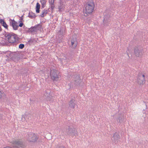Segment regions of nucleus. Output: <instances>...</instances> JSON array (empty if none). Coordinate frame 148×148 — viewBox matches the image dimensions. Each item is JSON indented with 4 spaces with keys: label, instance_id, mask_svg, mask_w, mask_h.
I'll return each mask as SVG.
<instances>
[{
    "label": "nucleus",
    "instance_id": "obj_14",
    "mask_svg": "<svg viewBox=\"0 0 148 148\" xmlns=\"http://www.w3.org/2000/svg\"><path fill=\"white\" fill-rule=\"evenodd\" d=\"M47 13V11L46 10H43L41 14L40 15L41 17H43Z\"/></svg>",
    "mask_w": 148,
    "mask_h": 148
},
{
    "label": "nucleus",
    "instance_id": "obj_16",
    "mask_svg": "<svg viewBox=\"0 0 148 148\" xmlns=\"http://www.w3.org/2000/svg\"><path fill=\"white\" fill-rule=\"evenodd\" d=\"M40 2L41 3L42 5L44 6L46 3V0H40Z\"/></svg>",
    "mask_w": 148,
    "mask_h": 148
},
{
    "label": "nucleus",
    "instance_id": "obj_12",
    "mask_svg": "<svg viewBox=\"0 0 148 148\" xmlns=\"http://www.w3.org/2000/svg\"><path fill=\"white\" fill-rule=\"evenodd\" d=\"M77 44V42L75 38L72 39L71 40V44L72 47L73 48L75 47Z\"/></svg>",
    "mask_w": 148,
    "mask_h": 148
},
{
    "label": "nucleus",
    "instance_id": "obj_8",
    "mask_svg": "<svg viewBox=\"0 0 148 148\" xmlns=\"http://www.w3.org/2000/svg\"><path fill=\"white\" fill-rule=\"evenodd\" d=\"M69 106L71 108H75L77 107V105L75 104V101L73 99H72L70 101Z\"/></svg>",
    "mask_w": 148,
    "mask_h": 148
},
{
    "label": "nucleus",
    "instance_id": "obj_19",
    "mask_svg": "<svg viewBox=\"0 0 148 148\" xmlns=\"http://www.w3.org/2000/svg\"><path fill=\"white\" fill-rule=\"evenodd\" d=\"M40 5L39 3H37L36 5V8H40Z\"/></svg>",
    "mask_w": 148,
    "mask_h": 148
},
{
    "label": "nucleus",
    "instance_id": "obj_20",
    "mask_svg": "<svg viewBox=\"0 0 148 148\" xmlns=\"http://www.w3.org/2000/svg\"><path fill=\"white\" fill-rule=\"evenodd\" d=\"M9 8L10 9H13L14 8V6L13 4H11L9 6Z\"/></svg>",
    "mask_w": 148,
    "mask_h": 148
},
{
    "label": "nucleus",
    "instance_id": "obj_25",
    "mask_svg": "<svg viewBox=\"0 0 148 148\" xmlns=\"http://www.w3.org/2000/svg\"><path fill=\"white\" fill-rule=\"evenodd\" d=\"M47 97L48 96H49V92L48 93H47Z\"/></svg>",
    "mask_w": 148,
    "mask_h": 148
},
{
    "label": "nucleus",
    "instance_id": "obj_3",
    "mask_svg": "<svg viewBox=\"0 0 148 148\" xmlns=\"http://www.w3.org/2000/svg\"><path fill=\"white\" fill-rule=\"evenodd\" d=\"M59 72L58 70L53 69H51L50 75L51 79L55 81H57L59 76Z\"/></svg>",
    "mask_w": 148,
    "mask_h": 148
},
{
    "label": "nucleus",
    "instance_id": "obj_21",
    "mask_svg": "<svg viewBox=\"0 0 148 148\" xmlns=\"http://www.w3.org/2000/svg\"><path fill=\"white\" fill-rule=\"evenodd\" d=\"M40 8H36V12L37 13H39L40 12Z\"/></svg>",
    "mask_w": 148,
    "mask_h": 148
},
{
    "label": "nucleus",
    "instance_id": "obj_6",
    "mask_svg": "<svg viewBox=\"0 0 148 148\" xmlns=\"http://www.w3.org/2000/svg\"><path fill=\"white\" fill-rule=\"evenodd\" d=\"M11 145L14 147H21L24 148L25 147L24 144L20 140H18L14 141L13 143H12Z\"/></svg>",
    "mask_w": 148,
    "mask_h": 148
},
{
    "label": "nucleus",
    "instance_id": "obj_23",
    "mask_svg": "<svg viewBox=\"0 0 148 148\" xmlns=\"http://www.w3.org/2000/svg\"><path fill=\"white\" fill-rule=\"evenodd\" d=\"M23 25V23H20L19 24V26L20 27H22Z\"/></svg>",
    "mask_w": 148,
    "mask_h": 148
},
{
    "label": "nucleus",
    "instance_id": "obj_4",
    "mask_svg": "<svg viewBox=\"0 0 148 148\" xmlns=\"http://www.w3.org/2000/svg\"><path fill=\"white\" fill-rule=\"evenodd\" d=\"M27 138L29 141L34 143L37 141L38 138L35 134L30 133L28 134Z\"/></svg>",
    "mask_w": 148,
    "mask_h": 148
},
{
    "label": "nucleus",
    "instance_id": "obj_10",
    "mask_svg": "<svg viewBox=\"0 0 148 148\" xmlns=\"http://www.w3.org/2000/svg\"><path fill=\"white\" fill-rule=\"evenodd\" d=\"M39 25H38L31 27L29 29V30L32 32H36L39 29Z\"/></svg>",
    "mask_w": 148,
    "mask_h": 148
},
{
    "label": "nucleus",
    "instance_id": "obj_13",
    "mask_svg": "<svg viewBox=\"0 0 148 148\" xmlns=\"http://www.w3.org/2000/svg\"><path fill=\"white\" fill-rule=\"evenodd\" d=\"M28 16L32 18H35L36 17L35 14L32 12H30L29 13Z\"/></svg>",
    "mask_w": 148,
    "mask_h": 148
},
{
    "label": "nucleus",
    "instance_id": "obj_22",
    "mask_svg": "<svg viewBox=\"0 0 148 148\" xmlns=\"http://www.w3.org/2000/svg\"><path fill=\"white\" fill-rule=\"evenodd\" d=\"M56 148H65V147L62 146H60L57 147Z\"/></svg>",
    "mask_w": 148,
    "mask_h": 148
},
{
    "label": "nucleus",
    "instance_id": "obj_24",
    "mask_svg": "<svg viewBox=\"0 0 148 148\" xmlns=\"http://www.w3.org/2000/svg\"><path fill=\"white\" fill-rule=\"evenodd\" d=\"M2 93L0 91V99L1 97H2Z\"/></svg>",
    "mask_w": 148,
    "mask_h": 148
},
{
    "label": "nucleus",
    "instance_id": "obj_2",
    "mask_svg": "<svg viewBox=\"0 0 148 148\" xmlns=\"http://www.w3.org/2000/svg\"><path fill=\"white\" fill-rule=\"evenodd\" d=\"M5 36L10 43H13L16 40L17 36L15 34L7 33L5 34Z\"/></svg>",
    "mask_w": 148,
    "mask_h": 148
},
{
    "label": "nucleus",
    "instance_id": "obj_5",
    "mask_svg": "<svg viewBox=\"0 0 148 148\" xmlns=\"http://www.w3.org/2000/svg\"><path fill=\"white\" fill-rule=\"evenodd\" d=\"M143 49L140 47L138 46L135 47L134 49V53L137 57H140L143 55Z\"/></svg>",
    "mask_w": 148,
    "mask_h": 148
},
{
    "label": "nucleus",
    "instance_id": "obj_11",
    "mask_svg": "<svg viewBox=\"0 0 148 148\" xmlns=\"http://www.w3.org/2000/svg\"><path fill=\"white\" fill-rule=\"evenodd\" d=\"M0 23L6 29L8 30V25H7L5 22L2 19H0Z\"/></svg>",
    "mask_w": 148,
    "mask_h": 148
},
{
    "label": "nucleus",
    "instance_id": "obj_26",
    "mask_svg": "<svg viewBox=\"0 0 148 148\" xmlns=\"http://www.w3.org/2000/svg\"><path fill=\"white\" fill-rule=\"evenodd\" d=\"M106 19L105 18H104V21H106Z\"/></svg>",
    "mask_w": 148,
    "mask_h": 148
},
{
    "label": "nucleus",
    "instance_id": "obj_1",
    "mask_svg": "<svg viewBox=\"0 0 148 148\" xmlns=\"http://www.w3.org/2000/svg\"><path fill=\"white\" fill-rule=\"evenodd\" d=\"M95 5L93 1L88 2L85 6V10L84 11V15L86 16L88 14L92 13L94 9Z\"/></svg>",
    "mask_w": 148,
    "mask_h": 148
},
{
    "label": "nucleus",
    "instance_id": "obj_18",
    "mask_svg": "<svg viewBox=\"0 0 148 148\" xmlns=\"http://www.w3.org/2000/svg\"><path fill=\"white\" fill-rule=\"evenodd\" d=\"M24 47V45L23 44H20L19 46V48L22 49Z\"/></svg>",
    "mask_w": 148,
    "mask_h": 148
},
{
    "label": "nucleus",
    "instance_id": "obj_17",
    "mask_svg": "<svg viewBox=\"0 0 148 148\" xmlns=\"http://www.w3.org/2000/svg\"><path fill=\"white\" fill-rule=\"evenodd\" d=\"M76 77H77V80H75V82H79L80 81V78L79 76H76Z\"/></svg>",
    "mask_w": 148,
    "mask_h": 148
},
{
    "label": "nucleus",
    "instance_id": "obj_9",
    "mask_svg": "<svg viewBox=\"0 0 148 148\" xmlns=\"http://www.w3.org/2000/svg\"><path fill=\"white\" fill-rule=\"evenodd\" d=\"M10 24L13 27L14 30H16L18 29V26L17 23L14 20H12L10 22Z\"/></svg>",
    "mask_w": 148,
    "mask_h": 148
},
{
    "label": "nucleus",
    "instance_id": "obj_15",
    "mask_svg": "<svg viewBox=\"0 0 148 148\" xmlns=\"http://www.w3.org/2000/svg\"><path fill=\"white\" fill-rule=\"evenodd\" d=\"M1 41L0 42V43L3 44H5L6 43V40L4 38H1Z\"/></svg>",
    "mask_w": 148,
    "mask_h": 148
},
{
    "label": "nucleus",
    "instance_id": "obj_7",
    "mask_svg": "<svg viewBox=\"0 0 148 148\" xmlns=\"http://www.w3.org/2000/svg\"><path fill=\"white\" fill-rule=\"evenodd\" d=\"M145 75L144 74H140L139 75L137 79L138 83L140 85H143L145 83Z\"/></svg>",
    "mask_w": 148,
    "mask_h": 148
}]
</instances>
